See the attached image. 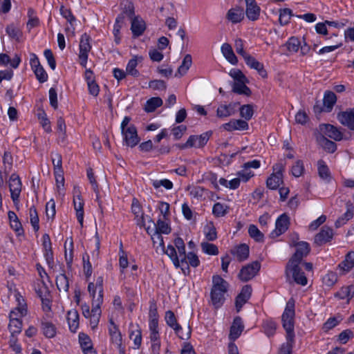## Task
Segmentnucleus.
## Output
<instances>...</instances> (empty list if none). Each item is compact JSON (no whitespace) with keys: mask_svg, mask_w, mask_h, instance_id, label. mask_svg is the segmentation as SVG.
I'll return each instance as SVG.
<instances>
[{"mask_svg":"<svg viewBox=\"0 0 354 354\" xmlns=\"http://www.w3.org/2000/svg\"><path fill=\"white\" fill-rule=\"evenodd\" d=\"M238 105L239 103L236 102H230L228 104H220L216 110V116L218 118L223 119L234 115Z\"/></svg>","mask_w":354,"mask_h":354,"instance_id":"ddd939ff","label":"nucleus"},{"mask_svg":"<svg viewBox=\"0 0 354 354\" xmlns=\"http://www.w3.org/2000/svg\"><path fill=\"white\" fill-rule=\"evenodd\" d=\"M319 130L325 136L336 141H339L343 138L342 133L332 124H322L319 125Z\"/></svg>","mask_w":354,"mask_h":354,"instance_id":"f8f14e48","label":"nucleus"},{"mask_svg":"<svg viewBox=\"0 0 354 354\" xmlns=\"http://www.w3.org/2000/svg\"><path fill=\"white\" fill-rule=\"evenodd\" d=\"M289 224V217L286 214H281L277 219L275 230L271 232L270 236L273 239L278 237L288 230Z\"/></svg>","mask_w":354,"mask_h":354,"instance_id":"9d476101","label":"nucleus"},{"mask_svg":"<svg viewBox=\"0 0 354 354\" xmlns=\"http://www.w3.org/2000/svg\"><path fill=\"white\" fill-rule=\"evenodd\" d=\"M122 8V15H125L130 19H133L134 17V6L133 3L129 0H124L121 3Z\"/></svg>","mask_w":354,"mask_h":354,"instance_id":"79ce46f5","label":"nucleus"},{"mask_svg":"<svg viewBox=\"0 0 354 354\" xmlns=\"http://www.w3.org/2000/svg\"><path fill=\"white\" fill-rule=\"evenodd\" d=\"M9 188L14 201L18 200L21 191V183L19 176L12 174L9 180Z\"/></svg>","mask_w":354,"mask_h":354,"instance_id":"2eb2a0df","label":"nucleus"},{"mask_svg":"<svg viewBox=\"0 0 354 354\" xmlns=\"http://www.w3.org/2000/svg\"><path fill=\"white\" fill-rule=\"evenodd\" d=\"M286 46L288 50L290 53H295L299 51L300 49V55L301 56L306 55L310 51V46H308L306 43L303 45L301 44V41L297 37H291L288 39L286 43Z\"/></svg>","mask_w":354,"mask_h":354,"instance_id":"1a4fd4ad","label":"nucleus"},{"mask_svg":"<svg viewBox=\"0 0 354 354\" xmlns=\"http://www.w3.org/2000/svg\"><path fill=\"white\" fill-rule=\"evenodd\" d=\"M152 185L155 189H158L161 186L167 190H170L173 188V183L168 179H155L152 180Z\"/></svg>","mask_w":354,"mask_h":354,"instance_id":"09e8293b","label":"nucleus"},{"mask_svg":"<svg viewBox=\"0 0 354 354\" xmlns=\"http://www.w3.org/2000/svg\"><path fill=\"white\" fill-rule=\"evenodd\" d=\"M246 4L245 15L248 19L256 21L259 19L261 9L255 0H245Z\"/></svg>","mask_w":354,"mask_h":354,"instance_id":"dca6fc26","label":"nucleus"},{"mask_svg":"<svg viewBox=\"0 0 354 354\" xmlns=\"http://www.w3.org/2000/svg\"><path fill=\"white\" fill-rule=\"evenodd\" d=\"M227 292V282L220 276L213 277V287L211 291V299L216 308L221 307L225 301V293Z\"/></svg>","mask_w":354,"mask_h":354,"instance_id":"7ed1b4c3","label":"nucleus"},{"mask_svg":"<svg viewBox=\"0 0 354 354\" xmlns=\"http://www.w3.org/2000/svg\"><path fill=\"white\" fill-rule=\"evenodd\" d=\"M246 82L247 81L234 82L232 86V91L239 94L250 96L252 92L250 88L245 85Z\"/></svg>","mask_w":354,"mask_h":354,"instance_id":"e433bc0d","label":"nucleus"},{"mask_svg":"<svg viewBox=\"0 0 354 354\" xmlns=\"http://www.w3.org/2000/svg\"><path fill=\"white\" fill-rule=\"evenodd\" d=\"M245 63L251 68L256 70L258 72L259 75L261 76L263 78L268 77V73L266 70L264 68L263 64L257 61L252 56L248 57V59L245 61Z\"/></svg>","mask_w":354,"mask_h":354,"instance_id":"412c9836","label":"nucleus"},{"mask_svg":"<svg viewBox=\"0 0 354 354\" xmlns=\"http://www.w3.org/2000/svg\"><path fill=\"white\" fill-rule=\"evenodd\" d=\"M143 58L142 56L135 55L133 57L129 60L127 64L126 68V73L128 75H132L133 77H138L139 75V72L136 69V66L138 62H141Z\"/></svg>","mask_w":354,"mask_h":354,"instance_id":"cd10ccee","label":"nucleus"},{"mask_svg":"<svg viewBox=\"0 0 354 354\" xmlns=\"http://www.w3.org/2000/svg\"><path fill=\"white\" fill-rule=\"evenodd\" d=\"M67 321L70 330L75 333L79 326V314L76 310H71L67 313Z\"/></svg>","mask_w":354,"mask_h":354,"instance_id":"2f4dec72","label":"nucleus"},{"mask_svg":"<svg viewBox=\"0 0 354 354\" xmlns=\"http://www.w3.org/2000/svg\"><path fill=\"white\" fill-rule=\"evenodd\" d=\"M165 320L167 324L174 330L178 328L179 324L177 323L174 313L168 310L165 313Z\"/></svg>","mask_w":354,"mask_h":354,"instance_id":"338daca9","label":"nucleus"},{"mask_svg":"<svg viewBox=\"0 0 354 354\" xmlns=\"http://www.w3.org/2000/svg\"><path fill=\"white\" fill-rule=\"evenodd\" d=\"M221 50L223 55L230 64L233 65L237 64L238 59L235 55L232 46L229 44H223L221 46Z\"/></svg>","mask_w":354,"mask_h":354,"instance_id":"bb28decb","label":"nucleus"},{"mask_svg":"<svg viewBox=\"0 0 354 354\" xmlns=\"http://www.w3.org/2000/svg\"><path fill=\"white\" fill-rule=\"evenodd\" d=\"M264 332L268 336L273 335L275 333L277 325L272 320H266L263 324Z\"/></svg>","mask_w":354,"mask_h":354,"instance_id":"69168bd1","label":"nucleus"},{"mask_svg":"<svg viewBox=\"0 0 354 354\" xmlns=\"http://www.w3.org/2000/svg\"><path fill=\"white\" fill-rule=\"evenodd\" d=\"M131 209H132V212L134 214V215L137 218L138 224L141 226L145 225L144 216H143V214L142 213L141 207L137 200H136V199L133 200Z\"/></svg>","mask_w":354,"mask_h":354,"instance_id":"4c0bfd02","label":"nucleus"},{"mask_svg":"<svg viewBox=\"0 0 354 354\" xmlns=\"http://www.w3.org/2000/svg\"><path fill=\"white\" fill-rule=\"evenodd\" d=\"M146 231L151 236L153 245L156 247V249L158 250L160 248L161 250L164 251L165 245L162 234L154 231L153 229H151V226H147Z\"/></svg>","mask_w":354,"mask_h":354,"instance_id":"a878e982","label":"nucleus"},{"mask_svg":"<svg viewBox=\"0 0 354 354\" xmlns=\"http://www.w3.org/2000/svg\"><path fill=\"white\" fill-rule=\"evenodd\" d=\"M223 127L227 131H232L248 130L249 126L245 120L241 119H233L223 124Z\"/></svg>","mask_w":354,"mask_h":354,"instance_id":"6ab92c4d","label":"nucleus"},{"mask_svg":"<svg viewBox=\"0 0 354 354\" xmlns=\"http://www.w3.org/2000/svg\"><path fill=\"white\" fill-rule=\"evenodd\" d=\"M336 95L332 91H326L324 94L323 100V110L326 112H330L332 110L334 104L336 103Z\"/></svg>","mask_w":354,"mask_h":354,"instance_id":"c85d7f7f","label":"nucleus"},{"mask_svg":"<svg viewBox=\"0 0 354 354\" xmlns=\"http://www.w3.org/2000/svg\"><path fill=\"white\" fill-rule=\"evenodd\" d=\"M337 281V276L335 272H328L323 277V283L328 287L333 286Z\"/></svg>","mask_w":354,"mask_h":354,"instance_id":"774afa93","label":"nucleus"},{"mask_svg":"<svg viewBox=\"0 0 354 354\" xmlns=\"http://www.w3.org/2000/svg\"><path fill=\"white\" fill-rule=\"evenodd\" d=\"M131 118L125 116L121 122V133L123 136L124 145L129 147H134L140 142L136 127L130 123Z\"/></svg>","mask_w":354,"mask_h":354,"instance_id":"f03ea898","label":"nucleus"},{"mask_svg":"<svg viewBox=\"0 0 354 354\" xmlns=\"http://www.w3.org/2000/svg\"><path fill=\"white\" fill-rule=\"evenodd\" d=\"M297 248L294 255L289 260L286 266V277L288 280L292 277L297 283L305 286L307 284V278L299 267L302 259L306 257L310 252L309 244L304 241L295 244Z\"/></svg>","mask_w":354,"mask_h":354,"instance_id":"f257e3e1","label":"nucleus"},{"mask_svg":"<svg viewBox=\"0 0 354 354\" xmlns=\"http://www.w3.org/2000/svg\"><path fill=\"white\" fill-rule=\"evenodd\" d=\"M232 253L236 256L239 261H243L248 259L249 256V247L245 244H241L237 246Z\"/></svg>","mask_w":354,"mask_h":354,"instance_id":"f704fd0d","label":"nucleus"},{"mask_svg":"<svg viewBox=\"0 0 354 354\" xmlns=\"http://www.w3.org/2000/svg\"><path fill=\"white\" fill-rule=\"evenodd\" d=\"M129 337L130 339L133 341L136 348H138L142 343V333L140 329L137 326V328L131 331Z\"/></svg>","mask_w":354,"mask_h":354,"instance_id":"680f3d73","label":"nucleus"},{"mask_svg":"<svg viewBox=\"0 0 354 354\" xmlns=\"http://www.w3.org/2000/svg\"><path fill=\"white\" fill-rule=\"evenodd\" d=\"M91 46L90 44V37L87 34L82 35L80 42V64L86 67L88 59V53L91 50Z\"/></svg>","mask_w":354,"mask_h":354,"instance_id":"6e6552de","label":"nucleus"},{"mask_svg":"<svg viewBox=\"0 0 354 354\" xmlns=\"http://www.w3.org/2000/svg\"><path fill=\"white\" fill-rule=\"evenodd\" d=\"M15 315H17L16 310L10 312L8 328L11 335L19 334L21 331L22 323L19 317H14Z\"/></svg>","mask_w":354,"mask_h":354,"instance_id":"4be33fe9","label":"nucleus"},{"mask_svg":"<svg viewBox=\"0 0 354 354\" xmlns=\"http://www.w3.org/2000/svg\"><path fill=\"white\" fill-rule=\"evenodd\" d=\"M56 284L60 292H66L68 290L69 283L64 274H60L56 278Z\"/></svg>","mask_w":354,"mask_h":354,"instance_id":"37998d69","label":"nucleus"},{"mask_svg":"<svg viewBox=\"0 0 354 354\" xmlns=\"http://www.w3.org/2000/svg\"><path fill=\"white\" fill-rule=\"evenodd\" d=\"M42 330L44 335L48 338H53L56 335V328L51 322H42Z\"/></svg>","mask_w":354,"mask_h":354,"instance_id":"a18cd8bd","label":"nucleus"},{"mask_svg":"<svg viewBox=\"0 0 354 354\" xmlns=\"http://www.w3.org/2000/svg\"><path fill=\"white\" fill-rule=\"evenodd\" d=\"M73 203L75 209L76 211L77 218L80 225L82 226L84 221V201L80 193L74 196Z\"/></svg>","mask_w":354,"mask_h":354,"instance_id":"aec40b11","label":"nucleus"},{"mask_svg":"<svg viewBox=\"0 0 354 354\" xmlns=\"http://www.w3.org/2000/svg\"><path fill=\"white\" fill-rule=\"evenodd\" d=\"M292 10L289 8L281 9L279 11V21L281 25H286L292 16Z\"/></svg>","mask_w":354,"mask_h":354,"instance_id":"de8ad7c7","label":"nucleus"},{"mask_svg":"<svg viewBox=\"0 0 354 354\" xmlns=\"http://www.w3.org/2000/svg\"><path fill=\"white\" fill-rule=\"evenodd\" d=\"M341 299H347L348 301L354 297V286L343 287L335 294Z\"/></svg>","mask_w":354,"mask_h":354,"instance_id":"58836bf2","label":"nucleus"},{"mask_svg":"<svg viewBox=\"0 0 354 354\" xmlns=\"http://www.w3.org/2000/svg\"><path fill=\"white\" fill-rule=\"evenodd\" d=\"M201 247L203 252L209 255H217L218 254V249L214 244L204 241L201 243Z\"/></svg>","mask_w":354,"mask_h":354,"instance_id":"49530a36","label":"nucleus"},{"mask_svg":"<svg viewBox=\"0 0 354 354\" xmlns=\"http://www.w3.org/2000/svg\"><path fill=\"white\" fill-rule=\"evenodd\" d=\"M286 342L283 344L279 350V354H291L295 342V335H292L291 339H289L288 335H286Z\"/></svg>","mask_w":354,"mask_h":354,"instance_id":"c03bdc74","label":"nucleus"},{"mask_svg":"<svg viewBox=\"0 0 354 354\" xmlns=\"http://www.w3.org/2000/svg\"><path fill=\"white\" fill-rule=\"evenodd\" d=\"M260 268V263L257 261H253L241 268L239 274V278L242 281H248L257 275Z\"/></svg>","mask_w":354,"mask_h":354,"instance_id":"0eeeda50","label":"nucleus"},{"mask_svg":"<svg viewBox=\"0 0 354 354\" xmlns=\"http://www.w3.org/2000/svg\"><path fill=\"white\" fill-rule=\"evenodd\" d=\"M353 216V213L351 209L348 208L347 211L340 216L335 222L336 227H339L347 223Z\"/></svg>","mask_w":354,"mask_h":354,"instance_id":"6e6d98bb","label":"nucleus"},{"mask_svg":"<svg viewBox=\"0 0 354 354\" xmlns=\"http://www.w3.org/2000/svg\"><path fill=\"white\" fill-rule=\"evenodd\" d=\"M209 136L207 133H203L200 136H191L185 143L177 144L176 146L180 149L190 147L201 148L207 144Z\"/></svg>","mask_w":354,"mask_h":354,"instance_id":"423d86ee","label":"nucleus"},{"mask_svg":"<svg viewBox=\"0 0 354 354\" xmlns=\"http://www.w3.org/2000/svg\"><path fill=\"white\" fill-rule=\"evenodd\" d=\"M354 268V251L347 252L344 259L338 265L337 269L341 274L349 272Z\"/></svg>","mask_w":354,"mask_h":354,"instance_id":"4468645a","label":"nucleus"},{"mask_svg":"<svg viewBox=\"0 0 354 354\" xmlns=\"http://www.w3.org/2000/svg\"><path fill=\"white\" fill-rule=\"evenodd\" d=\"M205 234L206 239L209 241H212L216 239L217 238V234H216V227L214 226L213 223H209L207 224L205 227Z\"/></svg>","mask_w":354,"mask_h":354,"instance_id":"603ef678","label":"nucleus"},{"mask_svg":"<svg viewBox=\"0 0 354 354\" xmlns=\"http://www.w3.org/2000/svg\"><path fill=\"white\" fill-rule=\"evenodd\" d=\"M178 336L182 339H187L191 336L192 330L189 325L181 327L180 325L177 329H174Z\"/></svg>","mask_w":354,"mask_h":354,"instance_id":"5fc2aeb1","label":"nucleus"},{"mask_svg":"<svg viewBox=\"0 0 354 354\" xmlns=\"http://www.w3.org/2000/svg\"><path fill=\"white\" fill-rule=\"evenodd\" d=\"M86 174H87V177H88V180H89V182H90V183L91 184V185L93 187V189L94 192L96 193V197H97V201L98 202V205H99V207L100 209V212L102 214H103V209H102V202L100 201V198H99L98 185H97V181L95 180V175H94L93 169L91 168L87 169Z\"/></svg>","mask_w":354,"mask_h":354,"instance_id":"473e14b6","label":"nucleus"},{"mask_svg":"<svg viewBox=\"0 0 354 354\" xmlns=\"http://www.w3.org/2000/svg\"><path fill=\"white\" fill-rule=\"evenodd\" d=\"M79 341L83 351L88 348H93L91 340L86 334L83 333H80Z\"/></svg>","mask_w":354,"mask_h":354,"instance_id":"e2e57ef3","label":"nucleus"},{"mask_svg":"<svg viewBox=\"0 0 354 354\" xmlns=\"http://www.w3.org/2000/svg\"><path fill=\"white\" fill-rule=\"evenodd\" d=\"M227 19L234 24L239 23L244 19L243 9L240 7H235L228 10Z\"/></svg>","mask_w":354,"mask_h":354,"instance_id":"b1692460","label":"nucleus"},{"mask_svg":"<svg viewBox=\"0 0 354 354\" xmlns=\"http://www.w3.org/2000/svg\"><path fill=\"white\" fill-rule=\"evenodd\" d=\"M171 259L176 267L180 266V260L177 256L176 249L174 246L169 245L167 249L163 251Z\"/></svg>","mask_w":354,"mask_h":354,"instance_id":"3c124183","label":"nucleus"},{"mask_svg":"<svg viewBox=\"0 0 354 354\" xmlns=\"http://www.w3.org/2000/svg\"><path fill=\"white\" fill-rule=\"evenodd\" d=\"M240 115L244 118L243 120H250L254 114V106L252 104H245L239 108Z\"/></svg>","mask_w":354,"mask_h":354,"instance_id":"a19ab883","label":"nucleus"},{"mask_svg":"<svg viewBox=\"0 0 354 354\" xmlns=\"http://www.w3.org/2000/svg\"><path fill=\"white\" fill-rule=\"evenodd\" d=\"M109 334L113 343L115 344L118 347H120L122 342V338L120 332L119 331L118 326L115 324L113 319L109 320Z\"/></svg>","mask_w":354,"mask_h":354,"instance_id":"393cba45","label":"nucleus"},{"mask_svg":"<svg viewBox=\"0 0 354 354\" xmlns=\"http://www.w3.org/2000/svg\"><path fill=\"white\" fill-rule=\"evenodd\" d=\"M243 328L244 326L241 317H235L230 328V338L233 340L237 339L241 335Z\"/></svg>","mask_w":354,"mask_h":354,"instance_id":"5701e85b","label":"nucleus"},{"mask_svg":"<svg viewBox=\"0 0 354 354\" xmlns=\"http://www.w3.org/2000/svg\"><path fill=\"white\" fill-rule=\"evenodd\" d=\"M6 32L12 39L19 41L21 36L20 30L13 24L8 25L6 27Z\"/></svg>","mask_w":354,"mask_h":354,"instance_id":"4d7b16f0","label":"nucleus"},{"mask_svg":"<svg viewBox=\"0 0 354 354\" xmlns=\"http://www.w3.org/2000/svg\"><path fill=\"white\" fill-rule=\"evenodd\" d=\"M88 291L92 298V308H100L103 302V278L98 277L95 282H90L88 285Z\"/></svg>","mask_w":354,"mask_h":354,"instance_id":"20e7f679","label":"nucleus"},{"mask_svg":"<svg viewBox=\"0 0 354 354\" xmlns=\"http://www.w3.org/2000/svg\"><path fill=\"white\" fill-rule=\"evenodd\" d=\"M234 48L236 53L243 57L245 62L248 59V57L251 56L245 51L243 41L241 39H236L235 40Z\"/></svg>","mask_w":354,"mask_h":354,"instance_id":"bf43d9fd","label":"nucleus"},{"mask_svg":"<svg viewBox=\"0 0 354 354\" xmlns=\"http://www.w3.org/2000/svg\"><path fill=\"white\" fill-rule=\"evenodd\" d=\"M65 258L67 263L69 264L73 261V240L67 239L65 241Z\"/></svg>","mask_w":354,"mask_h":354,"instance_id":"0e129e2a","label":"nucleus"},{"mask_svg":"<svg viewBox=\"0 0 354 354\" xmlns=\"http://www.w3.org/2000/svg\"><path fill=\"white\" fill-rule=\"evenodd\" d=\"M192 64V56L189 54L186 55L184 57L180 66L178 67L176 73H175V77H180L185 75L191 67Z\"/></svg>","mask_w":354,"mask_h":354,"instance_id":"c756f323","label":"nucleus"},{"mask_svg":"<svg viewBox=\"0 0 354 354\" xmlns=\"http://www.w3.org/2000/svg\"><path fill=\"white\" fill-rule=\"evenodd\" d=\"M318 173L320 178L324 180H327L330 177L329 169L322 160L318 161Z\"/></svg>","mask_w":354,"mask_h":354,"instance_id":"864d4df0","label":"nucleus"},{"mask_svg":"<svg viewBox=\"0 0 354 354\" xmlns=\"http://www.w3.org/2000/svg\"><path fill=\"white\" fill-rule=\"evenodd\" d=\"M295 301L290 299L286 304V309L282 315L283 326L286 330L288 338L291 339L294 333V317H295Z\"/></svg>","mask_w":354,"mask_h":354,"instance_id":"39448f33","label":"nucleus"},{"mask_svg":"<svg viewBox=\"0 0 354 354\" xmlns=\"http://www.w3.org/2000/svg\"><path fill=\"white\" fill-rule=\"evenodd\" d=\"M131 29L135 36H140L145 30V24L142 19L135 17L131 20Z\"/></svg>","mask_w":354,"mask_h":354,"instance_id":"7c9ffc66","label":"nucleus"},{"mask_svg":"<svg viewBox=\"0 0 354 354\" xmlns=\"http://www.w3.org/2000/svg\"><path fill=\"white\" fill-rule=\"evenodd\" d=\"M151 223V229H153L154 231H157L160 234H168L171 232V228L169 225L165 221L159 219L158 220L156 223H154L151 220L150 221Z\"/></svg>","mask_w":354,"mask_h":354,"instance_id":"c9c22d12","label":"nucleus"},{"mask_svg":"<svg viewBox=\"0 0 354 354\" xmlns=\"http://www.w3.org/2000/svg\"><path fill=\"white\" fill-rule=\"evenodd\" d=\"M252 293V288L249 285H245L243 287L241 292L236 298L235 306L237 312H239L242 306L250 299Z\"/></svg>","mask_w":354,"mask_h":354,"instance_id":"a211bd4d","label":"nucleus"},{"mask_svg":"<svg viewBox=\"0 0 354 354\" xmlns=\"http://www.w3.org/2000/svg\"><path fill=\"white\" fill-rule=\"evenodd\" d=\"M283 183V174L277 172L272 174L266 181L267 187L271 189H277Z\"/></svg>","mask_w":354,"mask_h":354,"instance_id":"72a5a7b5","label":"nucleus"},{"mask_svg":"<svg viewBox=\"0 0 354 354\" xmlns=\"http://www.w3.org/2000/svg\"><path fill=\"white\" fill-rule=\"evenodd\" d=\"M319 141L322 147L327 151L330 153H333L335 151L337 146L334 142L327 139L324 136L320 138Z\"/></svg>","mask_w":354,"mask_h":354,"instance_id":"8fccbe9b","label":"nucleus"},{"mask_svg":"<svg viewBox=\"0 0 354 354\" xmlns=\"http://www.w3.org/2000/svg\"><path fill=\"white\" fill-rule=\"evenodd\" d=\"M250 236L257 241L261 242L263 240V233L254 225H250L248 229Z\"/></svg>","mask_w":354,"mask_h":354,"instance_id":"13d9d810","label":"nucleus"},{"mask_svg":"<svg viewBox=\"0 0 354 354\" xmlns=\"http://www.w3.org/2000/svg\"><path fill=\"white\" fill-rule=\"evenodd\" d=\"M162 104V100L160 97H151L147 101L146 104L145 105V110L148 113L153 112L157 107L160 106Z\"/></svg>","mask_w":354,"mask_h":354,"instance_id":"ea45409f","label":"nucleus"},{"mask_svg":"<svg viewBox=\"0 0 354 354\" xmlns=\"http://www.w3.org/2000/svg\"><path fill=\"white\" fill-rule=\"evenodd\" d=\"M337 118L341 124L354 130V108L339 113Z\"/></svg>","mask_w":354,"mask_h":354,"instance_id":"f3484780","label":"nucleus"},{"mask_svg":"<svg viewBox=\"0 0 354 354\" xmlns=\"http://www.w3.org/2000/svg\"><path fill=\"white\" fill-rule=\"evenodd\" d=\"M333 230L328 226H324L319 233H317L314 238V243L317 245H322L328 242H330L333 237Z\"/></svg>","mask_w":354,"mask_h":354,"instance_id":"9b49d317","label":"nucleus"},{"mask_svg":"<svg viewBox=\"0 0 354 354\" xmlns=\"http://www.w3.org/2000/svg\"><path fill=\"white\" fill-rule=\"evenodd\" d=\"M175 246L176 247L180 257H182L180 261L183 263L186 259L185 246L183 240L181 238H176L174 241Z\"/></svg>","mask_w":354,"mask_h":354,"instance_id":"052dcab7","label":"nucleus"}]
</instances>
